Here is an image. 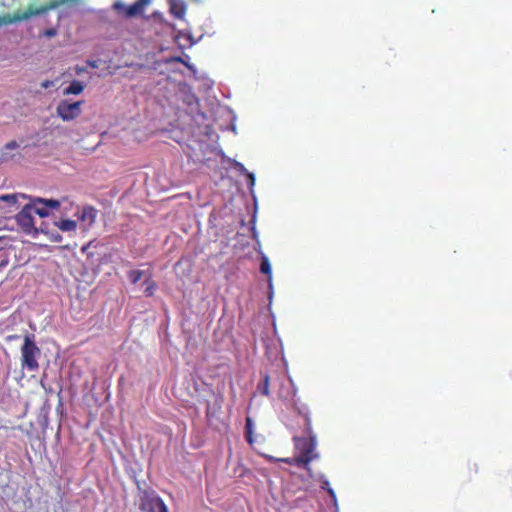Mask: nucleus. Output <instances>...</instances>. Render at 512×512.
I'll return each mask as SVG.
<instances>
[{
	"label": "nucleus",
	"instance_id": "23",
	"mask_svg": "<svg viewBox=\"0 0 512 512\" xmlns=\"http://www.w3.org/2000/svg\"><path fill=\"white\" fill-rule=\"evenodd\" d=\"M238 167L240 168V171L244 172L245 175L247 176L248 180H249V185L250 186H253L254 183H255V177L252 173H249L245 170V168L243 167L242 164H238Z\"/></svg>",
	"mask_w": 512,
	"mask_h": 512
},
{
	"label": "nucleus",
	"instance_id": "5",
	"mask_svg": "<svg viewBox=\"0 0 512 512\" xmlns=\"http://www.w3.org/2000/svg\"><path fill=\"white\" fill-rule=\"evenodd\" d=\"M82 103V101L70 103L67 100H62L57 105V115L64 121L74 120L81 114Z\"/></svg>",
	"mask_w": 512,
	"mask_h": 512
},
{
	"label": "nucleus",
	"instance_id": "19",
	"mask_svg": "<svg viewBox=\"0 0 512 512\" xmlns=\"http://www.w3.org/2000/svg\"><path fill=\"white\" fill-rule=\"evenodd\" d=\"M145 284H146L145 293L148 296H151L153 291L155 290L156 286H155V283L153 282V280L151 279L150 276L145 277Z\"/></svg>",
	"mask_w": 512,
	"mask_h": 512
},
{
	"label": "nucleus",
	"instance_id": "7",
	"mask_svg": "<svg viewBox=\"0 0 512 512\" xmlns=\"http://www.w3.org/2000/svg\"><path fill=\"white\" fill-rule=\"evenodd\" d=\"M293 408H294L295 412L300 417L303 418V421H304L303 432H304V434L316 435L313 432V429H312V420H311V413H310L309 408L306 405L299 406L296 403H294Z\"/></svg>",
	"mask_w": 512,
	"mask_h": 512
},
{
	"label": "nucleus",
	"instance_id": "1",
	"mask_svg": "<svg viewBox=\"0 0 512 512\" xmlns=\"http://www.w3.org/2000/svg\"><path fill=\"white\" fill-rule=\"evenodd\" d=\"M292 442L297 461L302 463L303 468L309 471L310 463L319 458V454L316 452L317 436L311 434L294 435Z\"/></svg>",
	"mask_w": 512,
	"mask_h": 512
},
{
	"label": "nucleus",
	"instance_id": "4",
	"mask_svg": "<svg viewBox=\"0 0 512 512\" xmlns=\"http://www.w3.org/2000/svg\"><path fill=\"white\" fill-rule=\"evenodd\" d=\"M33 213L39 215L41 218L48 217L51 210H56L60 206V201L55 199H44V198H30V203Z\"/></svg>",
	"mask_w": 512,
	"mask_h": 512
},
{
	"label": "nucleus",
	"instance_id": "26",
	"mask_svg": "<svg viewBox=\"0 0 512 512\" xmlns=\"http://www.w3.org/2000/svg\"><path fill=\"white\" fill-rule=\"evenodd\" d=\"M87 64H88L91 68H98V61H96V60H88V61H87Z\"/></svg>",
	"mask_w": 512,
	"mask_h": 512
},
{
	"label": "nucleus",
	"instance_id": "8",
	"mask_svg": "<svg viewBox=\"0 0 512 512\" xmlns=\"http://www.w3.org/2000/svg\"><path fill=\"white\" fill-rule=\"evenodd\" d=\"M262 379L257 384V391L260 395H263L264 397H269L270 395V384L273 383V378L269 374L264 373L261 374Z\"/></svg>",
	"mask_w": 512,
	"mask_h": 512
},
{
	"label": "nucleus",
	"instance_id": "28",
	"mask_svg": "<svg viewBox=\"0 0 512 512\" xmlns=\"http://www.w3.org/2000/svg\"><path fill=\"white\" fill-rule=\"evenodd\" d=\"M84 71H85V69H84V68H81V67H77V68H76V73H77V74H81V73H83Z\"/></svg>",
	"mask_w": 512,
	"mask_h": 512
},
{
	"label": "nucleus",
	"instance_id": "24",
	"mask_svg": "<svg viewBox=\"0 0 512 512\" xmlns=\"http://www.w3.org/2000/svg\"><path fill=\"white\" fill-rule=\"evenodd\" d=\"M115 9H122L126 15H128V6L125 3L122 2H116L114 4Z\"/></svg>",
	"mask_w": 512,
	"mask_h": 512
},
{
	"label": "nucleus",
	"instance_id": "13",
	"mask_svg": "<svg viewBox=\"0 0 512 512\" xmlns=\"http://www.w3.org/2000/svg\"><path fill=\"white\" fill-rule=\"evenodd\" d=\"M84 90V85L79 81H72L71 84L63 91L64 95H78Z\"/></svg>",
	"mask_w": 512,
	"mask_h": 512
},
{
	"label": "nucleus",
	"instance_id": "3",
	"mask_svg": "<svg viewBox=\"0 0 512 512\" xmlns=\"http://www.w3.org/2000/svg\"><path fill=\"white\" fill-rule=\"evenodd\" d=\"M139 506L144 512H168L164 502L151 490L139 488Z\"/></svg>",
	"mask_w": 512,
	"mask_h": 512
},
{
	"label": "nucleus",
	"instance_id": "20",
	"mask_svg": "<svg viewBox=\"0 0 512 512\" xmlns=\"http://www.w3.org/2000/svg\"><path fill=\"white\" fill-rule=\"evenodd\" d=\"M277 461L303 468L302 463L297 461V456H295V455L292 458H281V459H277Z\"/></svg>",
	"mask_w": 512,
	"mask_h": 512
},
{
	"label": "nucleus",
	"instance_id": "2",
	"mask_svg": "<svg viewBox=\"0 0 512 512\" xmlns=\"http://www.w3.org/2000/svg\"><path fill=\"white\" fill-rule=\"evenodd\" d=\"M41 355L40 348L34 341V335H25L21 347V367L28 371L35 372L39 368L38 358Z\"/></svg>",
	"mask_w": 512,
	"mask_h": 512
},
{
	"label": "nucleus",
	"instance_id": "15",
	"mask_svg": "<svg viewBox=\"0 0 512 512\" xmlns=\"http://www.w3.org/2000/svg\"><path fill=\"white\" fill-rule=\"evenodd\" d=\"M260 272L268 276V281H272V268L266 256H263L260 264Z\"/></svg>",
	"mask_w": 512,
	"mask_h": 512
},
{
	"label": "nucleus",
	"instance_id": "25",
	"mask_svg": "<svg viewBox=\"0 0 512 512\" xmlns=\"http://www.w3.org/2000/svg\"><path fill=\"white\" fill-rule=\"evenodd\" d=\"M57 34V31L55 28H50L44 31V35L48 38L54 37Z\"/></svg>",
	"mask_w": 512,
	"mask_h": 512
},
{
	"label": "nucleus",
	"instance_id": "10",
	"mask_svg": "<svg viewBox=\"0 0 512 512\" xmlns=\"http://www.w3.org/2000/svg\"><path fill=\"white\" fill-rule=\"evenodd\" d=\"M273 384L278 385V397L281 400H286L289 395V387H286L285 379L284 377H281L280 375H277L273 378Z\"/></svg>",
	"mask_w": 512,
	"mask_h": 512
},
{
	"label": "nucleus",
	"instance_id": "16",
	"mask_svg": "<svg viewBox=\"0 0 512 512\" xmlns=\"http://www.w3.org/2000/svg\"><path fill=\"white\" fill-rule=\"evenodd\" d=\"M252 428H253L252 419L250 417H246L245 426H244V435H245V440L247 441V443L249 445L253 444Z\"/></svg>",
	"mask_w": 512,
	"mask_h": 512
},
{
	"label": "nucleus",
	"instance_id": "29",
	"mask_svg": "<svg viewBox=\"0 0 512 512\" xmlns=\"http://www.w3.org/2000/svg\"><path fill=\"white\" fill-rule=\"evenodd\" d=\"M59 239H61V236H60V235L55 236V240H59Z\"/></svg>",
	"mask_w": 512,
	"mask_h": 512
},
{
	"label": "nucleus",
	"instance_id": "6",
	"mask_svg": "<svg viewBox=\"0 0 512 512\" xmlns=\"http://www.w3.org/2000/svg\"><path fill=\"white\" fill-rule=\"evenodd\" d=\"M17 224L21 227L22 231L31 234L37 232L34 225L33 211L31 207L26 204L20 212L16 215Z\"/></svg>",
	"mask_w": 512,
	"mask_h": 512
},
{
	"label": "nucleus",
	"instance_id": "27",
	"mask_svg": "<svg viewBox=\"0 0 512 512\" xmlns=\"http://www.w3.org/2000/svg\"><path fill=\"white\" fill-rule=\"evenodd\" d=\"M52 85H53V82H52V81H49V80H46V81H44V82L41 84L42 88H45V89L49 88V87H50V86H52Z\"/></svg>",
	"mask_w": 512,
	"mask_h": 512
},
{
	"label": "nucleus",
	"instance_id": "12",
	"mask_svg": "<svg viewBox=\"0 0 512 512\" xmlns=\"http://www.w3.org/2000/svg\"><path fill=\"white\" fill-rule=\"evenodd\" d=\"M96 216L97 210L89 206L83 208L80 218L82 221L86 222L88 226H91L94 223Z\"/></svg>",
	"mask_w": 512,
	"mask_h": 512
},
{
	"label": "nucleus",
	"instance_id": "17",
	"mask_svg": "<svg viewBox=\"0 0 512 512\" xmlns=\"http://www.w3.org/2000/svg\"><path fill=\"white\" fill-rule=\"evenodd\" d=\"M19 147H20L19 143H18L17 141H15V140H12V141L8 142V143L4 146V151H3V153H2V157H1V158H2V160L7 161V160L12 159V158H13V156H12V155H9L7 151H8V150H14V149H17V148H19Z\"/></svg>",
	"mask_w": 512,
	"mask_h": 512
},
{
	"label": "nucleus",
	"instance_id": "21",
	"mask_svg": "<svg viewBox=\"0 0 512 512\" xmlns=\"http://www.w3.org/2000/svg\"><path fill=\"white\" fill-rule=\"evenodd\" d=\"M17 194H4L0 196V200L9 204H15L17 202Z\"/></svg>",
	"mask_w": 512,
	"mask_h": 512
},
{
	"label": "nucleus",
	"instance_id": "18",
	"mask_svg": "<svg viewBox=\"0 0 512 512\" xmlns=\"http://www.w3.org/2000/svg\"><path fill=\"white\" fill-rule=\"evenodd\" d=\"M321 488L326 490L332 498H335V491L330 487V481L325 477L321 478Z\"/></svg>",
	"mask_w": 512,
	"mask_h": 512
},
{
	"label": "nucleus",
	"instance_id": "14",
	"mask_svg": "<svg viewBox=\"0 0 512 512\" xmlns=\"http://www.w3.org/2000/svg\"><path fill=\"white\" fill-rule=\"evenodd\" d=\"M56 226L65 232L74 231L77 227V223L74 220L65 219L59 222H56Z\"/></svg>",
	"mask_w": 512,
	"mask_h": 512
},
{
	"label": "nucleus",
	"instance_id": "11",
	"mask_svg": "<svg viewBox=\"0 0 512 512\" xmlns=\"http://www.w3.org/2000/svg\"><path fill=\"white\" fill-rule=\"evenodd\" d=\"M152 0H137L130 5V16L143 15L145 8Z\"/></svg>",
	"mask_w": 512,
	"mask_h": 512
},
{
	"label": "nucleus",
	"instance_id": "22",
	"mask_svg": "<svg viewBox=\"0 0 512 512\" xmlns=\"http://www.w3.org/2000/svg\"><path fill=\"white\" fill-rule=\"evenodd\" d=\"M143 275H144V272H142V271H138V270L131 271L130 272V279H131V281L133 283H137L139 280L142 279Z\"/></svg>",
	"mask_w": 512,
	"mask_h": 512
},
{
	"label": "nucleus",
	"instance_id": "9",
	"mask_svg": "<svg viewBox=\"0 0 512 512\" xmlns=\"http://www.w3.org/2000/svg\"><path fill=\"white\" fill-rule=\"evenodd\" d=\"M170 12L176 18H183L186 14V5L182 0H169Z\"/></svg>",
	"mask_w": 512,
	"mask_h": 512
}]
</instances>
